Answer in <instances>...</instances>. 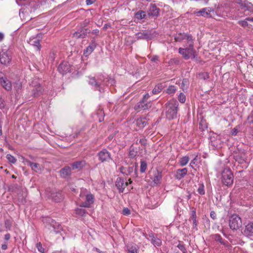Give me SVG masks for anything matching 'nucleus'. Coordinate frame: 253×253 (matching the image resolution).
I'll use <instances>...</instances> for the list:
<instances>
[{
	"label": "nucleus",
	"mask_w": 253,
	"mask_h": 253,
	"mask_svg": "<svg viewBox=\"0 0 253 253\" xmlns=\"http://www.w3.org/2000/svg\"><path fill=\"white\" fill-rule=\"evenodd\" d=\"M188 45L184 46L185 47H180L178 49V53L182 55L183 58L185 60L189 59L191 57L193 58L196 57V51L194 48L193 41L187 42Z\"/></svg>",
	"instance_id": "obj_1"
},
{
	"label": "nucleus",
	"mask_w": 253,
	"mask_h": 253,
	"mask_svg": "<svg viewBox=\"0 0 253 253\" xmlns=\"http://www.w3.org/2000/svg\"><path fill=\"white\" fill-rule=\"evenodd\" d=\"M178 103L175 100H170L166 104V115L169 120L176 117Z\"/></svg>",
	"instance_id": "obj_2"
},
{
	"label": "nucleus",
	"mask_w": 253,
	"mask_h": 253,
	"mask_svg": "<svg viewBox=\"0 0 253 253\" xmlns=\"http://www.w3.org/2000/svg\"><path fill=\"white\" fill-rule=\"evenodd\" d=\"M94 196L91 194H85L84 190L82 189L80 194L79 202L80 207L89 208L94 202Z\"/></svg>",
	"instance_id": "obj_3"
},
{
	"label": "nucleus",
	"mask_w": 253,
	"mask_h": 253,
	"mask_svg": "<svg viewBox=\"0 0 253 253\" xmlns=\"http://www.w3.org/2000/svg\"><path fill=\"white\" fill-rule=\"evenodd\" d=\"M88 83L100 91H101V85L104 84L108 85L109 84V83H105V78L102 75L98 76L96 78L90 77Z\"/></svg>",
	"instance_id": "obj_4"
},
{
	"label": "nucleus",
	"mask_w": 253,
	"mask_h": 253,
	"mask_svg": "<svg viewBox=\"0 0 253 253\" xmlns=\"http://www.w3.org/2000/svg\"><path fill=\"white\" fill-rule=\"evenodd\" d=\"M229 225L232 230H237L242 225L241 217L237 214L231 215L229 219Z\"/></svg>",
	"instance_id": "obj_5"
},
{
	"label": "nucleus",
	"mask_w": 253,
	"mask_h": 253,
	"mask_svg": "<svg viewBox=\"0 0 253 253\" xmlns=\"http://www.w3.org/2000/svg\"><path fill=\"white\" fill-rule=\"evenodd\" d=\"M234 176L230 169H225L222 173V182L226 186H230L233 183Z\"/></svg>",
	"instance_id": "obj_6"
},
{
	"label": "nucleus",
	"mask_w": 253,
	"mask_h": 253,
	"mask_svg": "<svg viewBox=\"0 0 253 253\" xmlns=\"http://www.w3.org/2000/svg\"><path fill=\"white\" fill-rule=\"evenodd\" d=\"M137 165L136 164L129 165L126 168L122 167L120 168V170L121 172L125 174L126 175H132L136 176L137 175Z\"/></svg>",
	"instance_id": "obj_7"
},
{
	"label": "nucleus",
	"mask_w": 253,
	"mask_h": 253,
	"mask_svg": "<svg viewBox=\"0 0 253 253\" xmlns=\"http://www.w3.org/2000/svg\"><path fill=\"white\" fill-rule=\"evenodd\" d=\"M0 84L6 90H10L12 88L11 83L2 72H0Z\"/></svg>",
	"instance_id": "obj_8"
},
{
	"label": "nucleus",
	"mask_w": 253,
	"mask_h": 253,
	"mask_svg": "<svg viewBox=\"0 0 253 253\" xmlns=\"http://www.w3.org/2000/svg\"><path fill=\"white\" fill-rule=\"evenodd\" d=\"M11 60L10 52L8 50H2L0 52V62L4 65L8 64Z\"/></svg>",
	"instance_id": "obj_9"
},
{
	"label": "nucleus",
	"mask_w": 253,
	"mask_h": 253,
	"mask_svg": "<svg viewBox=\"0 0 253 253\" xmlns=\"http://www.w3.org/2000/svg\"><path fill=\"white\" fill-rule=\"evenodd\" d=\"M214 11L212 7H205L201 9L199 11H195L194 14L197 16H203L204 17H211V13Z\"/></svg>",
	"instance_id": "obj_10"
},
{
	"label": "nucleus",
	"mask_w": 253,
	"mask_h": 253,
	"mask_svg": "<svg viewBox=\"0 0 253 253\" xmlns=\"http://www.w3.org/2000/svg\"><path fill=\"white\" fill-rule=\"evenodd\" d=\"M241 9L244 11H253V4L246 0H240L236 2Z\"/></svg>",
	"instance_id": "obj_11"
},
{
	"label": "nucleus",
	"mask_w": 253,
	"mask_h": 253,
	"mask_svg": "<svg viewBox=\"0 0 253 253\" xmlns=\"http://www.w3.org/2000/svg\"><path fill=\"white\" fill-rule=\"evenodd\" d=\"M128 184L126 179L121 177L117 178L116 181V186L120 193H123L124 191L125 188L128 185Z\"/></svg>",
	"instance_id": "obj_12"
},
{
	"label": "nucleus",
	"mask_w": 253,
	"mask_h": 253,
	"mask_svg": "<svg viewBox=\"0 0 253 253\" xmlns=\"http://www.w3.org/2000/svg\"><path fill=\"white\" fill-rule=\"evenodd\" d=\"M99 160L101 162H109L112 160L111 154L106 149H103L98 153Z\"/></svg>",
	"instance_id": "obj_13"
},
{
	"label": "nucleus",
	"mask_w": 253,
	"mask_h": 253,
	"mask_svg": "<svg viewBox=\"0 0 253 253\" xmlns=\"http://www.w3.org/2000/svg\"><path fill=\"white\" fill-rule=\"evenodd\" d=\"M174 39L177 42H182L185 40L187 41V42L193 41L191 35L181 33L176 34L175 36Z\"/></svg>",
	"instance_id": "obj_14"
},
{
	"label": "nucleus",
	"mask_w": 253,
	"mask_h": 253,
	"mask_svg": "<svg viewBox=\"0 0 253 253\" xmlns=\"http://www.w3.org/2000/svg\"><path fill=\"white\" fill-rule=\"evenodd\" d=\"M151 107V103L150 102H145L140 100L134 106V109L137 111L141 110H147Z\"/></svg>",
	"instance_id": "obj_15"
},
{
	"label": "nucleus",
	"mask_w": 253,
	"mask_h": 253,
	"mask_svg": "<svg viewBox=\"0 0 253 253\" xmlns=\"http://www.w3.org/2000/svg\"><path fill=\"white\" fill-rule=\"evenodd\" d=\"M143 235L155 247H156V246L159 247L162 245V241H161V239L158 238L153 233L149 234L148 235L149 237H148L146 236V234H143Z\"/></svg>",
	"instance_id": "obj_16"
},
{
	"label": "nucleus",
	"mask_w": 253,
	"mask_h": 253,
	"mask_svg": "<svg viewBox=\"0 0 253 253\" xmlns=\"http://www.w3.org/2000/svg\"><path fill=\"white\" fill-rule=\"evenodd\" d=\"M59 72L64 75L71 72V67L69 64L67 62H62L58 67Z\"/></svg>",
	"instance_id": "obj_17"
},
{
	"label": "nucleus",
	"mask_w": 253,
	"mask_h": 253,
	"mask_svg": "<svg viewBox=\"0 0 253 253\" xmlns=\"http://www.w3.org/2000/svg\"><path fill=\"white\" fill-rule=\"evenodd\" d=\"M96 46V43L95 42V40L93 39L89 45L86 47V48L84 51V55L87 57L94 50Z\"/></svg>",
	"instance_id": "obj_18"
},
{
	"label": "nucleus",
	"mask_w": 253,
	"mask_h": 253,
	"mask_svg": "<svg viewBox=\"0 0 253 253\" xmlns=\"http://www.w3.org/2000/svg\"><path fill=\"white\" fill-rule=\"evenodd\" d=\"M136 36L138 39H145L149 40L154 38L153 34L150 32H139L136 34Z\"/></svg>",
	"instance_id": "obj_19"
},
{
	"label": "nucleus",
	"mask_w": 253,
	"mask_h": 253,
	"mask_svg": "<svg viewBox=\"0 0 253 253\" xmlns=\"http://www.w3.org/2000/svg\"><path fill=\"white\" fill-rule=\"evenodd\" d=\"M243 233L247 237L253 236V222H250L246 225Z\"/></svg>",
	"instance_id": "obj_20"
},
{
	"label": "nucleus",
	"mask_w": 253,
	"mask_h": 253,
	"mask_svg": "<svg viewBox=\"0 0 253 253\" xmlns=\"http://www.w3.org/2000/svg\"><path fill=\"white\" fill-rule=\"evenodd\" d=\"M160 9L155 4H151L148 8V13L149 16H158Z\"/></svg>",
	"instance_id": "obj_21"
},
{
	"label": "nucleus",
	"mask_w": 253,
	"mask_h": 253,
	"mask_svg": "<svg viewBox=\"0 0 253 253\" xmlns=\"http://www.w3.org/2000/svg\"><path fill=\"white\" fill-rule=\"evenodd\" d=\"M90 33V31L87 29H83L80 31H77L73 33V37L76 39L84 38L87 34Z\"/></svg>",
	"instance_id": "obj_22"
},
{
	"label": "nucleus",
	"mask_w": 253,
	"mask_h": 253,
	"mask_svg": "<svg viewBox=\"0 0 253 253\" xmlns=\"http://www.w3.org/2000/svg\"><path fill=\"white\" fill-rule=\"evenodd\" d=\"M46 220L50 223V225L52 226L53 231L54 233H57L62 230L61 226L58 223H56L54 220L50 218H46Z\"/></svg>",
	"instance_id": "obj_23"
},
{
	"label": "nucleus",
	"mask_w": 253,
	"mask_h": 253,
	"mask_svg": "<svg viewBox=\"0 0 253 253\" xmlns=\"http://www.w3.org/2000/svg\"><path fill=\"white\" fill-rule=\"evenodd\" d=\"M47 196L56 202H59L63 199V196L60 192H52L50 194H47Z\"/></svg>",
	"instance_id": "obj_24"
},
{
	"label": "nucleus",
	"mask_w": 253,
	"mask_h": 253,
	"mask_svg": "<svg viewBox=\"0 0 253 253\" xmlns=\"http://www.w3.org/2000/svg\"><path fill=\"white\" fill-rule=\"evenodd\" d=\"M28 42L30 45L34 46L37 51L40 50L41 45L40 44V41L39 39L37 38L30 39Z\"/></svg>",
	"instance_id": "obj_25"
},
{
	"label": "nucleus",
	"mask_w": 253,
	"mask_h": 253,
	"mask_svg": "<svg viewBox=\"0 0 253 253\" xmlns=\"http://www.w3.org/2000/svg\"><path fill=\"white\" fill-rule=\"evenodd\" d=\"M127 253H137L139 248L135 244L130 243L126 246Z\"/></svg>",
	"instance_id": "obj_26"
},
{
	"label": "nucleus",
	"mask_w": 253,
	"mask_h": 253,
	"mask_svg": "<svg viewBox=\"0 0 253 253\" xmlns=\"http://www.w3.org/2000/svg\"><path fill=\"white\" fill-rule=\"evenodd\" d=\"M187 169L186 168H183L182 169H178L176 170L175 174V178L177 179L180 180L184 177L187 173Z\"/></svg>",
	"instance_id": "obj_27"
},
{
	"label": "nucleus",
	"mask_w": 253,
	"mask_h": 253,
	"mask_svg": "<svg viewBox=\"0 0 253 253\" xmlns=\"http://www.w3.org/2000/svg\"><path fill=\"white\" fill-rule=\"evenodd\" d=\"M71 169L69 166H65L60 170L61 176L65 178L71 174Z\"/></svg>",
	"instance_id": "obj_28"
},
{
	"label": "nucleus",
	"mask_w": 253,
	"mask_h": 253,
	"mask_svg": "<svg viewBox=\"0 0 253 253\" xmlns=\"http://www.w3.org/2000/svg\"><path fill=\"white\" fill-rule=\"evenodd\" d=\"M85 165L84 161H77L72 164V168L73 169H81Z\"/></svg>",
	"instance_id": "obj_29"
},
{
	"label": "nucleus",
	"mask_w": 253,
	"mask_h": 253,
	"mask_svg": "<svg viewBox=\"0 0 253 253\" xmlns=\"http://www.w3.org/2000/svg\"><path fill=\"white\" fill-rule=\"evenodd\" d=\"M27 165L29 166L31 169L36 172H39L41 170V166L37 163H32L29 161H27Z\"/></svg>",
	"instance_id": "obj_30"
},
{
	"label": "nucleus",
	"mask_w": 253,
	"mask_h": 253,
	"mask_svg": "<svg viewBox=\"0 0 253 253\" xmlns=\"http://www.w3.org/2000/svg\"><path fill=\"white\" fill-rule=\"evenodd\" d=\"M148 125V122L147 121L146 118L140 117L136 120L135 125H136L137 126H145Z\"/></svg>",
	"instance_id": "obj_31"
},
{
	"label": "nucleus",
	"mask_w": 253,
	"mask_h": 253,
	"mask_svg": "<svg viewBox=\"0 0 253 253\" xmlns=\"http://www.w3.org/2000/svg\"><path fill=\"white\" fill-rule=\"evenodd\" d=\"M162 172L159 171H156V172H155V173L154 174V177H153V181H154V182L155 184H158L159 183H160V181L162 179Z\"/></svg>",
	"instance_id": "obj_32"
},
{
	"label": "nucleus",
	"mask_w": 253,
	"mask_h": 253,
	"mask_svg": "<svg viewBox=\"0 0 253 253\" xmlns=\"http://www.w3.org/2000/svg\"><path fill=\"white\" fill-rule=\"evenodd\" d=\"M43 91V89L40 85H37L33 90V95L35 97L38 96L42 94Z\"/></svg>",
	"instance_id": "obj_33"
},
{
	"label": "nucleus",
	"mask_w": 253,
	"mask_h": 253,
	"mask_svg": "<svg viewBox=\"0 0 253 253\" xmlns=\"http://www.w3.org/2000/svg\"><path fill=\"white\" fill-rule=\"evenodd\" d=\"M189 161V158L188 156H184L181 158L179 160V164L181 166H186Z\"/></svg>",
	"instance_id": "obj_34"
},
{
	"label": "nucleus",
	"mask_w": 253,
	"mask_h": 253,
	"mask_svg": "<svg viewBox=\"0 0 253 253\" xmlns=\"http://www.w3.org/2000/svg\"><path fill=\"white\" fill-rule=\"evenodd\" d=\"M135 16L138 19H142L145 18L146 15L144 11L139 10L135 13Z\"/></svg>",
	"instance_id": "obj_35"
},
{
	"label": "nucleus",
	"mask_w": 253,
	"mask_h": 253,
	"mask_svg": "<svg viewBox=\"0 0 253 253\" xmlns=\"http://www.w3.org/2000/svg\"><path fill=\"white\" fill-rule=\"evenodd\" d=\"M212 238L216 242H219L221 244L224 245V243L223 241V239L221 236L218 234H216L212 235Z\"/></svg>",
	"instance_id": "obj_36"
},
{
	"label": "nucleus",
	"mask_w": 253,
	"mask_h": 253,
	"mask_svg": "<svg viewBox=\"0 0 253 253\" xmlns=\"http://www.w3.org/2000/svg\"><path fill=\"white\" fill-rule=\"evenodd\" d=\"M75 213L79 215L84 216L86 214V211L82 208H77L75 210Z\"/></svg>",
	"instance_id": "obj_37"
},
{
	"label": "nucleus",
	"mask_w": 253,
	"mask_h": 253,
	"mask_svg": "<svg viewBox=\"0 0 253 253\" xmlns=\"http://www.w3.org/2000/svg\"><path fill=\"white\" fill-rule=\"evenodd\" d=\"M246 124L248 125H253V111L248 116L246 121Z\"/></svg>",
	"instance_id": "obj_38"
},
{
	"label": "nucleus",
	"mask_w": 253,
	"mask_h": 253,
	"mask_svg": "<svg viewBox=\"0 0 253 253\" xmlns=\"http://www.w3.org/2000/svg\"><path fill=\"white\" fill-rule=\"evenodd\" d=\"M147 165L146 162L145 161H141L140 171L142 173H143L146 171V170L147 169Z\"/></svg>",
	"instance_id": "obj_39"
},
{
	"label": "nucleus",
	"mask_w": 253,
	"mask_h": 253,
	"mask_svg": "<svg viewBox=\"0 0 253 253\" xmlns=\"http://www.w3.org/2000/svg\"><path fill=\"white\" fill-rule=\"evenodd\" d=\"M6 159L9 162L12 164H15L16 162V158L10 154H7L6 155Z\"/></svg>",
	"instance_id": "obj_40"
},
{
	"label": "nucleus",
	"mask_w": 253,
	"mask_h": 253,
	"mask_svg": "<svg viewBox=\"0 0 253 253\" xmlns=\"http://www.w3.org/2000/svg\"><path fill=\"white\" fill-rule=\"evenodd\" d=\"M199 77L201 79L204 80L209 78V74L207 72H203L199 74Z\"/></svg>",
	"instance_id": "obj_41"
},
{
	"label": "nucleus",
	"mask_w": 253,
	"mask_h": 253,
	"mask_svg": "<svg viewBox=\"0 0 253 253\" xmlns=\"http://www.w3.org/2000/svg\"><path fill=\"white\" fill-rule=\"evenodd\" d=\"M178 100L180 102L184 103L186 101V96L182 92L180 93L178 95Z\"/></svg>",
	"instance_id": "obj_42"
},
{
	"label": "nucleus",
	"mask_w": 253,
	"mask_h": 253,
	"mask_svg": "<svg viewBox=\"0 0 253 253\" xmlns=\"http://www.w3.org/2000/svg\"><path fill=\"white\" fill-rule=\"evenodd\" d=\"M56 57V52L54 51H52L50 52L49 54V57L48 60H50L51 62H53Z\"/></svg>",
	"instance_id": "obj_43"
},
{
	"label": "nucleus",
	"mask_w": 253,
	"mask_h": 253,
	"mask_svg": "<svg viewBox=\"0 0 253 253\" xmlns=\"http://www.w3.org/2000/svg\"><path fill=\"white\" fill-rule=\"evenodd\" d=\"M176 90V88L173 85H170L169 86L167 90V92L169 94H172L175 92Z\"/></svg>",
	"instance_id": "obj_44"
},
{
	"label": "nucleus",
	"mask_w": 253,
	"mask_h": 253,
	"mask_svg": "<svg viewBox=\"0 0 253 253\" xmlns=\"http://www.w3.org/2000/svg\"><path fill=\"white\" fill-rule=\"evenodd\" d=\"M162 90L161 86L159 85L156 86L152 90V93L154 94H158Z\"/></svg>",
	"instance_id": "obj_45"
},
{
	"label": "nucleus",
	"mask_w": 253,
	"mask_h": 253,
	"mask_svg": "<svg viewBox=\"0 0 253 253\" xmlns=\"http://www.w3.org/2000/svg\"><path fill=\"white\" fill-rule=\"evenodd\" d=\"M197 191L200 195H203L205 194V192L204 189V186L203 184H201L199 186V188H198Z\"/></svg>",
	"instance_id": "obj_46"
},
{
	"label": "nucleus",
	"mask_w": 253,
	"mask_h": 253,
	"mask_svg": "<svg viewBox=\"0 0 253 253\" xmlns=\"http://www.w3.org/2000/svg\"><path fill=\"white\" fill-rule=\"evenodd\" d=\"M248 20H246V19L244 20H241L238 21V24L241 25L242 27L244 28H246L248 27Z\"/></svg>",
	"instance_id": "obj_47"
},
{
	"label": "nucleus",
	"mask_w": 253,
	"mask_h": 253,
	"mask_svg": "<svg viewBox=\"0 0 253 253\" xmlns=\"http://www.w3.org/2000/svg\"><path fill=\"white\" fill-rule=\"evenodd\" d=\"M188 84V80L187 79H183L182 80V84H181V87H182L183 90H184V89H185L184 87L185 86H186L185 89H186Z\"/></svg>",
	"instance_id": "obj_48"
},
{
	"label": "nucleus",
	"mask_w": 253,
	"mask_h": 253,
	"mask_svg": "<svg viewBox=\"0 0 253 253\" xmlns=\"http://www.w3.org/2000/svg\"><path fill=\"white\" fill-rule=\"evenodd\" d=\"M235 160L239 163H242L245 161V158L243 156H240L239 155H237L235 156Z\"/></svg>",
	"instance_id": "obj_49"
},
{
	"label": "nucleus",
	"mask_w": 253,
	"mask_h": 253,
	"mask_svg": "<svg viewBox=\"0 0 253 253\" xmlns=\"http://www.w3.org/2000/svg\"><path fill=\"white\" fill-rule=\"evenodd\" d=\"M14 89L18 93L22 88V84L21 83H17L14 86Z\"/></svg>",
	"instance_id": "obj_50"
},
{
	"label": "nucleus",
	"mask_w": 253,
	"mask_h": 253,
	"mask_svg": "<svg viewBox=\"0 0 253 253\" xmlns=\"http://www.w3.org/2000/svg\"><path fill=\"white\" fill-rule=\"evenodd\" d=\"M36 247L39 252L42 253H44V249L42 247V245L41 243H37Z\"/></svg>",
	"instance_id": "obj_51"
},
{
	"label": "nucleus",
	"mask_w": 253,
	"mask_h": 253,
	"mask_svg": "<svg viewBox=\"0 0 253 253\" xmlns=\"http://www.w3.org/2000/svg\"><path fill=\"white\" fill-rule=\"evenodd\" d=\"M197 217H194L190 218V219L193 221V228H195L196 230H198V228L197 227L198 225V222L197 221Z\"/></svg>",
	"instance_id": "obj_52"
},
{
	"label": "nucleus",
	"mask_w": 253,
	"mask_h": 253,
	"mask_svg": "<svg viewBox=\"0 0 253 253\" xmlns=\"http://www.w3.org/2000/svg\"><path fill=\"white\" fill-rule=\"evenodd\" d=\"M122 213L124 215H128L130 214V211L127 208H125L123 210Z\"/></svg>",
	"instance_id": "obj_53"
},
{
	"label": "nucleus",
	"mask_w": 253,
	"mask_h": 253,
	"mask_svg": "<svg viewBox=\"0 0 253 253\" xmlns=\"http://www.w3.org/2000/svg\"><path fill=\"white\" fill-rule=\"evenodd\" d=\"M177 247L180 250H181L182 252H185V250H186L185 247V246L184 245L182 244H181L180 243H179L177 246Z\"/></svg>",
	"instance_id": "obj_54"
},
{
	"label": "nucleus",
	"mask_w": 253,
	"mask_h": 253,
	"mask_svg": "<svg viewBox=\"0 0 253 253\" xmlns=\"http://www.w3.org/2000/svg\"><path fill=\"white\" fill-rule=\"evenodd\" d=\"M198 155L196 156V157L194 158V159L192 161H191V162L190 164V166L191 168H194L193 165L196 164V162L198 160Z\"/></svg>",
	"instance_id": "obj_55"
},
{
	"label": "nucleus",
	"mask_w": 253,
	"mask_h": 253,
	"mask_svg": "<svg viewBox=\"0 0 253 253\" xmlns=\"http://www.w3.org/2000/svg\"><path fill=\"white\" fill-rule=\"evenodd\" d=\"M171 64H178L179 63V60L178 58L171 59L170 61Z\"/></svg>",
	"instance_id": "obj_56"
},
{
	"label": "nucleus",
	"mask_w": 253,
	"mask_h": 253,
	"mask_svg": "<svg viewBox=\"0 0 253 253\" xmlns=\"http://www.w3.org/2000/svg\"><path fill=\"white\" fill-rule=\"evenodd\" d=\"M5 106V102L4 100L0 97V108H3Z\"/></svg>",
	"instance_id": "obj_57"
},
{
	"label": "nucleus",
	"mask_w": 253,
	"mask_h": 253,
	"mask_svg": "<svg viewBox=\"0 0 253 253\" xmlns=\"http://www.w3.org/2000/svg\"><path fill=\"white\" fill-rule=\"evenodd\" d=\"M210 216L213 219L216 218V214L214 211H211L210 213Z\"/></svg>",
	"instance_id": "obj_58"
},
{
	"label": "nucleus",
	"mask_w": 253,
	"mask_h": 253,
	"mask_svg": "<svg viewBox=\"0 0 253 253\" xmlns=\"http://www.w3.org/2000/svg\"><path fill=\"white\" fill-rule=\"evenodd\" d=\"M150 96L148 94H146L143 96V98L142 99V101H144L145 102H149L148 99H149Z\"/></svg>",
	"instance_id": "obj_59"
},
{
	"label": "nucleus",
	"mask_w": 253,
	"mask_h": 253,
	"mask_svg": "<svg viewBox=\"0 0 253 253\" xmlns=\"http://www.w3.org/2000/svg\"><path fill=\"white\" fill-rule=\"evenodd\" d=\"M95 1L96 0H86L85 2L87 5H91L93 4Z\"/></svg>",
	"instance_id": "obj_60"
},
{
	"label": "nucleus",
	"mask_w": 253,
	"mask_h": 253,
	"mask_svg": "<svg viewBox=\"0 0 253 253\" xmlns=\"http://www.w3.org/2000/svg\"><path fill=\"white\" fill-rule=\"evenodd\" d=\"M194 217H197L195 210H193L191 211V215L190 218Z\"/></svg>",
	"instance_id": "obj_61"
},
{
	"label": "nucleus",
	"mask_w": 253,
	"mask_h": 253,
	"mask_svg": "<svg viewBox=\"0 0 253 253\" xmlns=\"http://www.w3.org/2000/svg\"><path fill=\"white\" fill-rule=\"evenodd\" d=\"M237 132H238V130L235 128L233 129L231 131V133H232V135H236L237 134Z\"/></svg>",
	"instance_id": "obj_62"
},
{
	"label": "nucleus",
	"mask_w": 253,
	"mask_h": 253,
	"mask_svg": "<svg viewBox=\"0 0 253 253\" xmlns=\"http://www.w3.org/2000/svg\"><path fill=\"white\" fill-rule=\"evenodd\" d=\"M99 33V30L98 29H95V30H93L92 32H91V34H93V35H98V34Z\"/></svg>",
	"instance_id": "obj_63"
},
{
	"label": "nucleus",
	"mask_w": 253,
	"mask_h": 253,
	"mask_svg": "<svg viewBox=\"0 0 253 253\" xmlns=\"http://www.w3.org/2000/svg\"><path fill=\"white\" fill-rule=\"evenodd\" d=\"M109 27H110V25L109 24H106L103 26V30L106 31Z\"/></svg>",
	"instance_id": "obj_64"
}]
</instances>
